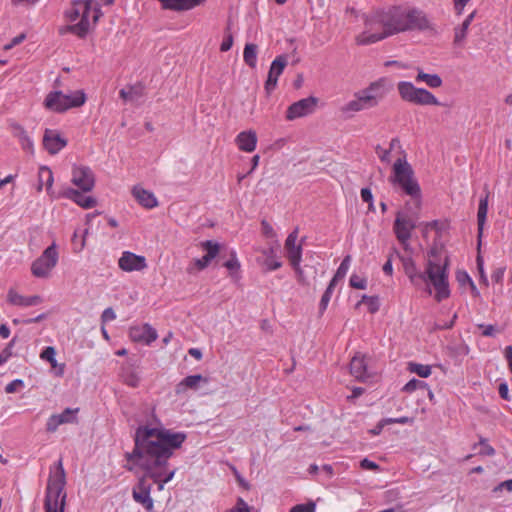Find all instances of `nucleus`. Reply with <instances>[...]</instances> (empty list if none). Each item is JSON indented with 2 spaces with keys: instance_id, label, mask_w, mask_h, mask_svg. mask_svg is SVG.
<instances>
[{
  "instance_id": "nucleus-1",
  "label": "nucleus",
  "mask_w": 512,
  "mask_h": 512,
  "mask_svg": "<svg viewBox=\"0 0 512 512\" xmlns=\"http://www.w3.org/2000/svg\"><path fill=\"white\" fill-rule=\"evenodd\" d=\"M186 439L185 432L167 428L153 411L147 423L135 430L134 449L126 458L144 470L146 477L161 491L176 473L175 468L170 469L168 461Z\"/></svg>"
},
{
  "instance_id": "nucleus-2",
  "label": "nucleus",
  "mask_w": 512,
  "mask_h": 512,
  "mask_svg": "<svg viewBox=\"0 0 512 512\" xmlns=\"http://www.w3.org/2000/svg\"><path fill=\"white\" fill-rule=\"evenodd\" d=\"M102 13L96 0H72L70 6L65 10L66 21L72 23L61 32L66 31L83 38L87 35L91 24H95Z\"/></svg>"
},
{
  "instance_id": "nucleus-3",
  "label": "nucleus",
  "mask_w": 512,
  "mask_h": 512,
  "mask_svg": "<svg viewBox=\"0 0 512 512\" xmlns=\"http://www.w3.org/2000/svg\"><path fill=\"white\" fill-rule=\"evenodd\" d=\"M383 11L388 26L387 30L391 36L408 31L425 30L429 27L425 13L418 8L392 6Z\"/></svg>"
},
{
  "instance_id": "nucleus-4",
  "label": "nucleus",
  "mask_w": 512,
  "mask_h": 512,
  "mask_svg": "<svg viewBox=\"0 0 512 512\" xmlns=\"http://www.w3.org/2000/svg\"><path fill=\"white\" fill-rule=\"evenodd\" d=\"M65 486L66 473L62 459H59L49 468L43 503L44 512H65L67 499Z\"/></svg>"
},
{
  "instance_id": "nucleus-5",
  "label": "nucleus",
  "mask_w": 512,
  "mask_h": 512,
  "mask_svg": "<svg viewBox=\"0 0 512 512\" xmlns=\"http://www.w3.org/2000/svg\"><path fill=\"white\" fill-rule=\"evenodd\" d=\"M447 266V258L443 261L429 259L419 278V285L424 283L429 295L434 291V298L437 302H441L450 296Z\"/></svg>"
},
{
  "instance_id": "nucleus-6",
  "label": "nucleus",
  "mask_w": 512,
  "mask_h": 512,
  "mask_svg": "<svg viewBox=\"0 0 512 512\" xmlns=\"http://www.w3.org/2000/svg\"><path fill=\"white\" fill-rule=\"evenodd\" d=\"M389 181L393 186L400 187L403 192L416 201L417 207L421 203V188L414 177V171L406 158H398L392 168Z\"/></svg>"
},
{
  "instance_id": "nucleus-7",
  "label": "nucleus",
  "mask_w": 512,
  "mask_h": 512,
  "mask_svg": "<svg viewBox=\"0 0 512 512\" xmlns=\"http://www.w3.org/2000/svg\"><path fill=\"white\" fill-rule=\"evenodd\" d=\"M387 27L383 10L367 16L364 30L356 36L357 44L369 45L391 37Z\"/></svg>"
},
{
  "instance_id": "nucleus-8",
  "label": "nucleus",
  "mask_w": 512,
  "mask_h": 512,
  "mask_svg": "<svg viewBox=\"0 0 512 512\" xmlns=\"http://www.w3.org/2000/svg\"><path fill=\"white\" fill-rule=\"evenodd\" d=\"M85 102L86 94L83 90L71 91L67 94L62 91H52L46 96L44 105L51 111L61 113L80 107Z\"/></svg>"
},
{
  "instance_id": "nucleus-9",
  "label": "nucleus",
  "mask_w": 512,
  "mask_h": 512,
  "mask_svg": "<svg viewBox=\"0 0 512 512\" xmlns=\"http://www.w3.org/2000/svg\"><path fill=\"white\" fill-rule=\"evenodd\" d=\"M397 90L400 98L408 103L415 105H440L439 100L430 91L424 88L416 87L412 82L400 81L397 84Z\"/></svg>"
},
{
  "instance_id": "nucleus-10",
  "label": "nucleus",
  "mask_w": 512,
  "mask_h": 512,
  "mask_svg": "<svg viewBox=\"0 0 512 512\" xmlns=\"http://www.w3.org/2000/svg\"><path fill=\"white\" fill-rule=\"evenodd\" d=\"M59 254L55 243L48 246L42 254L33 261L31 273L36 278H48L58 263Z\"/></svg>"
},
{
  "instance_id": "nucleus-11",
  "label": "nucleus",
  "mask_w": 512,
  "mask_h": 512,
  "mask_svg": "<svg viewBox=\"0 0 512 512\" xmlns=\"http://www.w3.org/2000/svg\"><path fill=\"white\" fill-rule=\"evenodd\" d=\"M391 90V85L387 78H379L371 82L366 88L358 92L365 101L366 106L371 109L377 107Z\"/></svg>"
},
{
  "instance_id": "nucleus-12",
  "label": "nucleus",
  "mask_w": 512,
  "mask_h": 512,
  "mask_svg": "<svg viewBox=\"0 0 512 512\" xmlns=\"http://www.w3.org/2000/svg\"><path fill=\"white\" fill-rule=\"evenodd\" d=\"M415 227L416 224L412 219L404 215L402 212L397 213L393 230L397 240L402 244L404 250L407 252L411 251L409 240Z\"/></svg>"
},
{
  "instance_id": "nucleus-13",
  "label": "nucleus",
  "mask_w": 512,
  "mask_h": 512,
  "mask_svg": "<svg viewBox=\"0 0 512 512\" xmlns=\"http://www.w3.org/2000/svg\"><path fill=\"white\" fill-rule=\"evenodd\" d=\"M71 182L82 192H89L94 188L95 176L90 167L74 165L72 168Z\"/></svg>"
},
{
  "instance_id": "nucleus-14",
  "label": "nucleus",
  "mask_w": 512,
  "mask_h": 512,
  "mask_svg": "<svg viewBox=\"0 0 512 512\" xmlns=\"http://www.w3.org/2000/svg\"><path fill=\"white\" fill-rule=\"evenodd\" d=\"M298 238V229L292 231L286 241H285V250L286 256L295 270L296 273H301L302 269L300 263L302 261V244H297Z\"/></svg>"
},
{
  "instance_id": "nucleus-15",
  "label": "nucleus",
  "mask_w": 512,
  "mask_h": 512,
  "mask_svg": "<svg viewBox=\"0 0 512 512\" xmlns=\"http://www.w3.org/2000/svg\"><path fill=\"white\" fill-rule=\"evenodd\" d=\"M317 98L310 96L291 104L286 112V119L289 121L312 114L317 106Z\"/></svg>"
},
{
  "instance_id": "nucleus-16",
  "label": "nucleus",
  "mask_w": 512,
  "mask_h": 512,
  "mask_svg": "<svg viewBox=\"0 0 512 512\" xmlns=\"http://www.w3.org/2000/svg\"><path fill=\"white\" fill-rule=\"evenodd\" d=\"M287 66V57L285 55L277 56L271 63L268 77L264 88L266 93L271 94L277 87L278 78Z\"/></svg>"
},
{
  "instance_id": "nucleus-17",
  "label": "nucleus",
  "mask_w": 512,
  "mask_h": 512,
  "mask_svg": "<svg viewBox=\"0 0 512 512\" xmlns=\"http://www.w3.org/2000/svg\"><path fill=\"white\" fill-rule=\"evenodd\" d=\"M129 337L132 341L150 345L157 337V331L148 323L133 325L129 329Z\"/></svg>"
},
{
  "instance_id": "nucleus-18",
  "label": "nucleus",
  "mask_w": 512,
  "mask_h": 512,
  "mask_svg": "<svg viewBox=\"0 0 512 512\" xmlns=\"http://www.w3.org/2000/svg\"><path fill=\"white\" fill-rule=\"evenodd\" d=\"M118 266L125 272L142 271L147 267V261L144 256L124 251L118 260Z\"/></svg>"
},
{
  "instance_id": "nucleus-19",
  "label": "nucleus",
  "mask_w": 512,
  "mask_h": 512,
  "mask_svg": "<svg viewBox=\"0 0 512 512\" xmlns=\"http://www.w3.org/2000/svg\"><path fill=\"white\" fill-rule=\"evenodd\" d=\"M151 485L147 483L145 477L141 478L137 485L133 488L132 496L135 502L143 505L147 511H152L154 501L151 498Z\"/></svg>"
},
{
  "instance_id": "nucleus-20",
  "label": "nucleus",
  "mask_w": 512,
  "mask_h": 512,
  "mask_svg": "<svg viewBox=\"0 0 512 512\" xmlns=\"http://www.w3.org/2000/svg\"><path fill=\"white\" fill-rule=\"evenodd\" d=\"M79 409L66 408L59 414L51 415L46 423V429L49 432H55L60 425L74 423L77 420Z\"/></svg>"
},
{
  "instance_id": "nucleus-21",
  "label": "nucleus",
  "mask_w": 512,
  "mask_h": 512,
  "mask_svg": "<svg viewBox=\"0 0 512 512\" xmlns=\"http://www.w3.org/2000/svg\"><path fill=\"white\" fill-rule=\"evenodd\" d=\"M67 145V140L57 130L46 129L43 136V146L49 154L59 153Z\"/></svg>"
},
{
  "instance_id": "nucleus-22",
  "label": "nucleus",
  "mask_w": 512,
  "mask_h": 512,
  "mask_svg": "<svg viewBox=\"0 0 512 512\" xmlns=\"http://www.w3.org/2000/svg\"><path fill=\"white\" fill-rule=\"evenodd\" d=\"M277 247H269L261 250L262 256L257 258V263L267 272L279 269L282 266L277 255Z\"/></svg>"
},
{
  "instance_id": "nucleus-23",
  "label": "nucleus",
  "mask_w": 512,
  "mask_h": 512,
  "mask_svg": "<svg viewBox=\"0 0 512 512\" xmlns=\"http://www.w3.org/2000/svg\"><path fill=\"white\" fill-rule=\"evenodd\" d=\"M395 254L402 263L405 275L409 278L414 286H419V278L422 272L418 271L416 263L410 255H402L396 248L393 249Z\"/></svg>"
},
{
  "instance_id": "nucleus-24",
  "label": "nucleus",
  "mask_w": 512,
  "mask_h": 512,
  "mask_svg": "<svg viewBox=\"0 0 512 512\" xmlns=\"http://www.w3.org/2000/svg\"><path fill=\"white\" fill-rule=\"evenodd\" d=\"M201 384H208V379L200 374L189 375L175 386V393L185 395L188 390H198Z\"/></svg>"
},
{
  "instance_id": "nucleus-25",
  "label": "nucleus",
  "mask_w": 512,
  "mask_h": 512,
  "mask_svg": "<svg viewBox=\"0 0 512 512\" xmlns=\"http://www.w3.org/2000/svg\"><path fill=\"white\" fill-rule=\"evenodd\" d=\"M201 246L206 251V254L200 259H195L194 264L198 270L205 269L210 264V262L218 255L220 250V245L211 240L202 242Z\"/></svg>"
},
{
  "instance_id": "nucleus-26",
  "label": "nucleus",
  "mask_w": 512,
  "mask_h": 512,
  "mask_svg": "<svg viewBox=\"0 0 512 512\" xmlns=\"http://www.w3.org/2000/svg\"><path fill=\"white\" fill-rule=\"evenodd\" d=\"M257 141V134L253 130L242 131L235 138L239 150L246 153H251L256 149Z\"/></svg>"
},
{
  "instance_id": "nucleus-27",
  "label": "nucleus",
  "mask_w": 512,
  "mask_h": 512,
  "mask_svg": "<svg viewBox=\"0 0 512 512\" xmlns=\"http://www.w3.org/2000/svg\"><path fill=\"white\" fill-rule=\"evenodd\" d=\"M8 302L18 307L36 306L42 303L43 299L38 295L24 296L13 289H10L7 295Z\"/></svg>"
},
{
  "instance_id": "nucleus-28",
  "label": "nucleus",
  "mask_w": 512,
  "mask_h": 512,
  "mask_svg": "<svg viewBox=\"0 0 512 512\" xmlns=\"http://www.w3.org/2000/svg\"><path fill=\"white\" fill-rule=\"evenodd\" d=\"M132 195L146 209H153L158 206V200L154 193L140 186L133 187Z\"/></svg>"
},
{
  "instance_id": "nucleus-29",
  "label": "nucleus",
  "mask_w": 512,
  "mask_h": 512,
  "mask_svg": "<svg viewBox=\"0 0 512 512\" xmlns=\"http://www.w3.org/2000/svg\"><path fill=\"white\" fill-rule=\"evenodd\" d=\"M350 373L359 381H366L370 378L364 356L356 354L350 362Z\"/></svg>"
},
{
  "instance_id": "nucleus-30",
  "label": "nucleus",
  "mask_w": 512,
  "mask_h": 512,
  "mask_svg": "<svg viewBox=\"0 0 512 512\" xmlns=\"http://www.w3.org/2000/svg\"><path fill=\"white\" fill-rule=\"evenodd\" d=\"M164 9L187 11L200 6L205 0H157Z\"/></svg>"
},
{
  "instance_id": "nucleus-31",
  "label": "nucleus",
  "mask_w": 512,
  "mask_h": 512,
  "mask_svg": "<svg viewBox=\"0 0 512 512\" xmlns=\"http://www.w3.org/2000/svg\"><path fill=\"white\" fill-rule=\"evenodd\" d=\"M65 196L85 209L93 208L96 205V199L83 194L82 192L69 188L65 192Z\"/></svg>"
},
{
  "instance_id": "nucleus-32",
  "label": "nucleus",
  "mask_w": 512,
  "mask_h": 512,
  "mask_svg": "<svg viewBox=\"0 0 512 512\" xmlns=\"http://www.w3.org/2000/svg\"><path fill=\"white\" fill-rule=\"evenodd\" d=\"M365 101L363 100L360 93L357 91L354 94V99L348 101L345 105L340 108V111L346 116L351 117L354 113L368 110Z\"/></svg>"
},
{
  "instance_id": "nucleus-33",
  "label": "nucleus",
  "mask_w": 512,
  "mask_h": 512,
  "mask_svg": "<svg viewBox=\"0 0 512 512\" xmlns=\"http://www.w3.org/2000/svg\"><path fill=\"white\" fill-rule=\"evenodd\" d=\"M54 182L52 170L47 166H42L38 171V186L37 191H41L46 187L47 192H50Z\"/></svg>"
},
{
  "instance_id": "nucleus-34",
  "label": "nucleus",
  "mask_w": 512,
  "mask_h": 512,
  "mask_svg": "<svg viewBox=\"0 0 512 512\" xmlns=\"http://www.w3.org/2000/svg\"><path fill=\"white\" fill-rule=\"evenodd\" d=\"M415 81L418 83L424 82L430 88H439L443 83L442 78L438 74L425 73L420 69L415 77Z\"/></svg>"
},
{
  "instance_id": "nucleus-35",
  "label": "nucleus",
  "mask_w": 512,
  "mask_h": 512,
  "mask_svg": "<svg viewBox=\"0 0 512 512\" xmlns=\"http://www.w3.org/2000/svg\"><path fill=\"white\" fill-rule=\"evenodd\" d=\"M474 15H475V12L470 13L465 18L463 23L460 26L455 28V33H454V43L455 44L460 45L466 38L467 31H468L469 26L474 18Z\"/></svg>"
},
{
  "instance_id": "nucleus-36",
  "label": "nucleus",
  "mask_w": 512,
  "mask_h": 512,
  "mask_svg": "<svg viewBox=\"0 0 512 512\" xmlns=\"http://www.w3.org/2000/svg\"><path fill=\"white\" fill-rule=\"evenodd\" d=\"M488 213V194L480 198L478 212H477V224L478 231L481 234L486 222Z\"/></svg>"
},
{
  "instance_id": "nucleus-37",
  "label": "nucleus",
  "mask_w": 512,
  "mask_h": 512,
  "mask_svg": "<svg viewBox=\"0 0 512 512\" xmlns=\"http://www.w3.org/2000/svg\"><path fill=\"white\" fill-rule=\"evenodd\" d=\"M120 97L127 102H137L143 95V89L140 86H130L128 88L121 89Z\"/></svg>"
},
{
  "instance_id": "nucleus-38",
  "label": "nucleus",
  "mask_w": 512,
  "mask_h": 512,
  "mask_svg": "<svg viewBox=\"0 0 512 512\" xmlns=\"http://www.w3.org/2000/svg\"><path fill=\"white\" fill-rule=\"evenodd\" d=\"M244 62L252 69L257 66V45L247 43L243 51Z\"/></svg>"
},
{
  "instance_id": "nucleus-39",
  "label": "nucleus",
  "mask_w": 512,
  "mask_h": 512,
  "mask_svg": "<svg viewBox=\"0 0 512 512\" xmlns=\"http://www.w3.org/2000/svg\"><path fill=\"white\" fill-rule=\"evenodd\" d=\"M224 267L229 270L232 278L239 279L241 265L234 250L231 251L230 258L224 263Z\"/></svg>"
},
{
  "instance_id": "nucleus-40",
  "label": "nucleus",
  "mask_w": 512,
  "mask_h": 512,
  "mask_svg": "<svg viewBox=\"0 0 512 512\" xmlns=\"http://www.w3.org/2000/svg\"><path fill=\"white\" fill-rule=\"evenodd\" d=\"M337 284H338V282H336L333 279H331V281L329 282V285L326 288L325 292L323 293V295L321 297V300H320V303H319V310H320L321 313H323L327 309L328 304H329V302L331 300L333 291H334V289H335Z\"/></svg>"
},
{
  "instance_id": "nucleus-41",
  "label": "nucleus",
  "mask_w": 512,
  "mask_h": 512,
  "mask_svg": "<svg viewBox=\"0 0 512 512\" xmlns=\"http://www.w3.org/2000/svg\"><path fill=\"white\" fill-rule=\"evenodd\" d=\"M351 261L352 258L350 255L345 256L332 279L335 280L336 282H339L342 279H344L350 268Z\"/></svg>"
},
{
  "instance_id": "nucleus-42",
  "label": "nucleus",
  "mask_w": 512,
  "mask_h": 512,
  "mask_svg": "<svg viewBox=\"0 0 512 512\" xmlns=\"http://www.w3.org/2000/svg\"><path fill=\"white\" fill-rule=\"evenodd\" d=\"M409 371L412 373H416L418 376L422 378H427L431 375V367L429 365L419 363H410Z\"/></svg>"
},
{
  "instance_id": "nucleus-43",
  "label": "nucleus",
  "mask_w": 512,
  "mask_h": 512,
  "mask_svg": "<svg viewBox=\"0 0 512 512\" xmlns=\"http://www.w3.org/2000/svg\"><path fill=\"white\" fill-rule=\"evenodd\" d=\"M398 143V140L397 139H392V141L390 142V148L389 149H383L382 147L380 146H377L376 148V153L379 157V159L383 162V163H390L391 159H390V152H391V149H393L394 145Z\"/></svg>"
},
{
  "instance_id": "nucleus-44",
  "label": "nucleus",
  "mask_w": 512,
  "mask_h": 512,
  "mask_svg": "<svg viewBox=\"0 0 512 512\" xmlns=\"http://www.w3.org/2000/svg\"><path fill=\"white\" fill-rule=\"evenodd\" d=\"M426 387L427 384L424 381L413 378L404 385L403 391L407 393H412L417 389H424Z\"/></svg>"
},
{
  "instance_id": "nucleus-45",
  "label": "nucleus",
  "mask_w": 512,
  "mask_h": 512,
  "mask_svg": "<svg viewBox=\"0 0 512 512\" xmlns=\"http://www.w3.org/2000/svg\"><path fill=\"white\" fill-rule=\"evenodd\" d=\"M349 284L352 288L364 290L367 288V279L365 277L353 273L350 276Z\"/></svg>"
},
{
  "instance_id": "nucleus-46",
  "label": "nucleus",
  "mask_w": 512,
  "mask_h": 512,
  "mask_svg": "<svg viewBox=\"0 0 512 512\" xmlns=\"http://www.w3.org/2000/svg\"><path fill=\"white\" fill-rule=\"evenodd\" d=\"M55 355H56V351L53 347L49 346V347H46L40 357L41 359L45 360V361H48L52 367H57L58 364H57V360L55 358Z\"/></svg>"
},
{
  "instance_id": "nucleus-47",
  "label": "nucleus",
  "mask_w": 512,
  "mask_h": 512,
  "mask_svg": "<svg viewBox=\"0 0 512 512\" xmlns=\"http://www.w3.org/2000/svg\"><path fill=\"white\" fill-rule=\"evenodd\" d=\"M122 378L123 381L130 387H137L140 382L138 374L134 371H127L123 373Z\"/></svg>"
},
{
  "instance_id": "nucleus-48",
  "label": "nucleus",
  "mask_w": 512,
  "mask_h": 512,
  "mask_svg": "<svg viewBox=\"0 0 512 512\" xmlns=\"http://www.w3.org/2000/svg\"><path fill=\"white\" fill-rule=\"evenodd\" d=\"M316 505L314 502H308L306 504H297L290 509V512H315Z\"/></svg>"
},
{
  "instance_id": "nucleus-49",
  "label": "nucleus",
  "mask_w": 512,
  "mask_h": 512,
  "mask_svg": "<svg viewBox=\"0 0 512 512\" xmlns=\"http://www.w3.org/2000/svg\"><path fill=\"white\" fill-rule=\"evenodd\" d=\"M362 301L367 303L368 309L371 313H375L379 309V302L377 297L364 295Z\"/></svg>"
},
{
  "instance_id": "nucleus-50",
  "label": "nucleus",
  "mask_w": 512,
  "mask_h": 512,
  "mask_svg": "<svg viewBox=\"0 0 512 512\" xmlns=\"http://www.w3.org/2000/svg\"><path fill=\"white\" fill-rule=\"evenodd\" d=\"M457 280L460 284H465L466 282L469 283L471 285V288H472V291L474 292V294L475 295L479 294L476 286L474 285V282L472 281V279L466 272H458Z\"/></svg>"
},
{
  "instance_id": "nucleus-51",
  "label": "nucleus",
  "mask_w": 512,
  "mask_h": 512,
  "mask_svg": "<svg viewBox=\"0 0 512 512\" xmlns=\"http://www.w3.org/2000/svg\"><path fill=\"white\" fill-rule=\"evenodd\" d=\"M88 233L87 230H85L83 232V234L81 235V239L79 240V237H78V230H76L74 232V235H73V243H74V246H75V251H81L84 247H85V236L86 234Z\"/></svg>"
},
{
  "instance_id": "nucleus-52",
  "label": "nucleus",
  "mask_w": 512,
  "mask_h": 512,
  "mask_svg": "<svg viewBox=\"0 0 512 512\" xmlns=\"http://www.w3.org/2000/svg\"><path fill=\"white\" fill-rule=\"evenodd\" d=\"M15 341L12 340L0 353V367L6 363L9 358L12 356V348L14 346Z\"/></svg>"
},
{
  "instance_id": "nucleus-53",
  "label": "nucleus",
  "mask_w": 512,
  "mask_h": 512,
  "mask_svg": "<svg viewBox=\"0 0 512 512\" xmlns=\"http://www.w3.org/2000/svg\"><path fill=\"white\" fill-rule=\"evenodd\" d=\"M384 423H386L387 425L389 424H412L413 423V418H410V417H407V416H402V417H397V418H384Z\"/></svg>"
},
{
  "instance_id": "nucleus-54",
  "label": "nucleus",
  "mask_w": 512,
  "mask_h": 512,
  "mask_svg": "<svg viewBox=\"0 0 512 512\" xmlns=\"http://www.w3.org/2000/svg\"><path fill=\"white\" fill-rule=\"evenodd\" d=\"M360 467L364 470H371L375 472H379L381 470L380 466L376 462L371 461L368 458H364L360 461Z\"/></svg>"
},
{
  "instance_id": "nucleus-55",
  "label": "nucleus",
  "mask_w": 512,
  "mask_h": 512,
  "mask_svg": "<svg viewBox=\"0 0 512 512\" xmlns=\"http://www.w3.org/2000/svg\"><path fill=\"white\" fill-rule=\"evenodd\" d=\"M479 445L481 446L480 454L486 456H493L495 454L494 448L489 445L486 439H480Z\"/></svg>"
},
{
  "instance_id": "nucleus-56",
  "label": "nucleus",
  "mask_w": 512,
  "mask_h": 512,
  "mask_svg": "<svg viewBox=\"0 0 512 512\" xmlns=\"http://www.w3.org/2000/svg\"><path fill=\"white\" fill-rule=\"evenodd\" d=\"M232 45H233V36L230 32H226L225 36L222 40V43L220 45V50L222 52H227L231 49Z\"/></svg>"
},
{
  "instance_id": "nucleus-57",
  "label": "nucleus",
  "mask_w": 512,
  "mask_h": 512,
  "mask_svg": "<svg viewBox=\"0 0 512 512\" xmlns=\"http://www.w3.org/2000/svg\"><path fill=\"white\" fill-rule=\"evenodd\" d=\"M20 145L23 150H25L29 154L34 153V143L33 140L27 135L20 141Z\"/></svg>"
},
{
  "instance_id": "nucleus-58",
  "label": "nucleus",
  "mask_w": 512,
  "mask_h": 512,
  "mask_svg": "<svg viewBox=\"0 0 512 512\" xmlns=\"http://www.w3.org/2000/svg\"><path fill=\"white\" fill-rule=\"evenodd\" d=\"M23 386H24V382L21 379H15L6 385L5 392L6 393H14L19 388H21Z\"/></svg>"
},
{
  "instance_id": "nucleus-59",
  "label": "nucleus",
  "mask_w": 512,
  "mask_h": 512,
  "mask_svg": "<svg viewBox=\"0 0 512 512\" xmlns=\"http://www.w3.org/2000/svg\"><path fill=\"white\" fill-rule=\"evenodd\" d=\"M227 512H251V508L242 498H239L236 506Z\"/></svg>"
},
{
  "instance_id": "nucleus-60",
  "label": "nucleus",
  "mask_w": 512,
  "mask_h": 512,
  "mask_svg": "<svg viewBox=\"0 0 512 512\" xmlns=\"http://www.w3.org/2000/svg\"><path fill=\"white\" fill-rule=\"evenodd\" d=\"M498 392H499V395L502 399L506 400V401H510V396H509V387H508V384L507 382L505 381H502L499 386H498Z\"/></svg>"
},
{
  "instance_id": "nucleus-61",
  "label": "nucleus",
  "mask_w": 512,
  "mask_h": 512,
  "mask_svg": "<svg viewBox=\"0 0 512 512\" xmlns=\"http://www.w3.org/2000/svg\"><path fill=\"white\" fill-rule=\"evenodd\" d=\"M12 128H13V134H14V136L19 140V142H20L24 137H26V136L28 135V134H27V132L25 131V129H24L21 125H19V124H17V123H15V124L12 126Z\"/></svg>"
},
{
  "instance_id": "nucleus-62",
  "label": "nucleus",
  "mask_w": 512,
  "mask_h": 512,
  "mask_svg": "<svg viewBox=\"0 0 512 512\" xmlns=\"http://www.w3.org/2000/svg\"><path fill=\"white\" fill-rule=\"evenodd\" d=\"M102 322H111L116 319V313L112 308H106L101 315Z\"/></svg>"
},
{
  "instance_id": "nucleus-63",
  "label": "nucleus",
  "mask_w": 512,
  "mask_h": 512,
  "mask_svg": "<svg viewBox=\"0 0 512 512\" xmlns=\"http://www.w3.org/2000/svg\"><path fill=\"white\" fill-rule=\"evenodd\" d=\"M262 225V232L263 234L268 238L275 237V232L273 230V227L265 220L261 222Z\"/></svg>"
},
{
  "instance_id": "nucleus-64",
  "label": "nucleus",
  "mask_w": 512,
  "mask_h": 512,
  "mask_svg": "<svg viewBox=\"0 0 512 512\" xmlns=\"http://www.w3.org/2000/svg\"><path fill=\"white\" fill-rule=\"evenodd\" d=\"M504 356L508 362L509 369L512 373V346H506L504 350Z\"/></svg>"
}]
</instances>
